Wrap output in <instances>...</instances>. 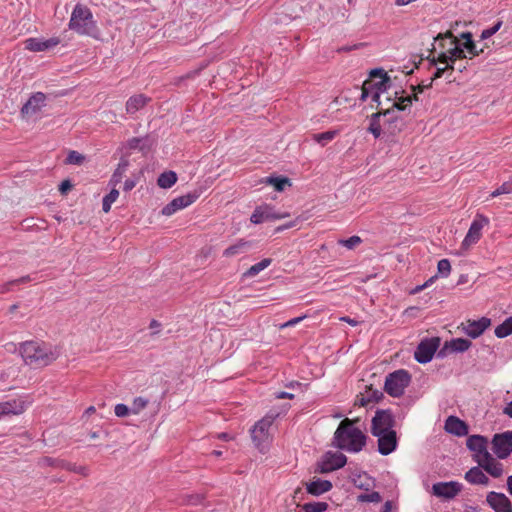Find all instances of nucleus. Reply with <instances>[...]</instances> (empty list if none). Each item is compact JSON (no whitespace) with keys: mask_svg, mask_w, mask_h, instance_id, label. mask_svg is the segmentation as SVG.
<instances>
[{"mask_svg":"<svg viewBox=\"0 0 512 512\" xmlns=\"http://www.w3.org/2000/svg\"><path fill=\"white\" fill-rule=\"evenodd\" d=\"M135 182L131 179H127L124 183V190L125 191H130L132 190L134 187H135Z\"/></svg>","mask_w":512,"mask_h":512,"instance_id":"nucleus-63","label":"nucleus"},{"mask_svg":"<svg viewBox=\"0 0 512 512\" xmlns=\"http://www.w3.org/2000/svg\"><path fill=\"white\" fill-rule=\"evenodd\" d=\"M410 382V373L407 370L399 369L386 376L384 390L392 397H400Z\"/></svg>","mask_w":512,"mask_h":512,"instance_id":"nucleus-7","label":"nucleus"},{"mask_svg":"<svg viewBox=\"0 0 512 512\" xmlns=\"http://www.w3.org/2000/svg\"><path fill=\"white\" fill-rule=\"evenodd\" d=\"M478 465L483 468L492 477L498 478L503 474V465L497 462L490 453H486L481 460L477 461Z\"/></svg>","mask_w":512,"mask_h":512,"instance_id":"nucleus-21","label":"nucleus"},{"mask_svg":"<svg viewBox=\"0 0 512 512\" xmlns=\"http://www.w3.org/2000/svg\"><path fill=\"white\" fill-rule=\"evenodd\" d=\"M60 466L62 468H65L69 471H72L74 473H77V474H80L82 476H87L88 475V468L85 467V466H77L75 464H71V463H66V462H61Z\"/></svg>","mask_w":512,"mask_h":512,"instance_id":"nucleus-43","label":"nucleus"},{"mask_svg":"<svg viewBox=\"0 0 512 512\" xmlns=\"http://www.w3.org/2000/svg\"><path fill=\"white\" fill-rule=\"evenodd\" d=\"M378 438V451L382 455H389L397 447L396 431L391 430L381 434L374 435Z\"/></svg>","mask_w":512,"mask_h":512,"instance_id":"nucleus-16","label":"nucleus"},{"mask_svg":"<svg viewBox=\"0 0 512 512\" xmlns=\"http://www.w3.org/2000/svg\"><path fill=\"white\" fill-rule=\"evenodd\" d=\"M368 398H371V402H379L383 397V392L378 389H373L372 386H368L366 390Z\"/></svg>","mask_w":512,"mask_h":512,"instance_id":"nucleus-50","label":"nucleus"},{"mask_svg":"<svg viewBox=\"0 0 512 512\" xmlns=\"http://www.w3.org/2000/svg\"><path fill=\"white\" fill-rule=\"evenodd\" d=\"M272 260L270 258H265L263 260H261L260 262L252 265L248 270L247 272L245 273V275L247 276H255L257 275L258 273H260L262 270H264L265 268H267L270 264H271Z\"/></svg>","mask_w":512,"mask_h":512,"instance_id":"nucleus-36","label":"nucleus"},{"mask_svg":"<svg viewBox=\"0 0 512 512\" xmlns=\"http://www.w3.org/2000/svg\"><path fill=\"white\" fill-rule=\"evenodd\" d=\"M465 479L471 484L487 485L489 478L478 467H473L465 474Z\"/></svg>","mask_w":512,"mask_h":512,"instance_id":"nucleus-30","label":"nucleus"},{"mask_svg":"<svg viewBox=\"0 0 512 512\" xmlns=\"http://www.w3.org/2000/svg\"><path fill=\"white\" fill-rule=\"evenodd\" d=\"M463 47L467 50L468 54L470 55V59L473 57H476L484 52V49L487 47V45H483L482 47H478L474 41L464 42Z\"/></svg>","mask_w":512,"mask_h":512,"instance_id":"nucleus-39","label":"nucleus"},{"mask_svg":"<svg viewBox=\"0 0 512 512\" xmlns=\"http://www.w3.org/2000/svg\"><path fill=\"white\" fill-rule=\"evenodd\" d=\"M26 409V404L23 400L13 399L10 401L0 403V416L3 415H19Z\"/></svg>","mask_w":512,"mask_h":512,"instance_id":"nucleus-24","label":"nucleus"},{"mask_svg":"<svg viewBox=\"0 0 512 512\" xmlns=\"http://www.w3.org/2000/svg\"><path fill=\"white\" fill-rule=\"evenodd\" d=\"M203 499L204 497L201 494H192L185 496L183 503L187 505H198L202 503Z\"/></svg>","mask_w":512,"mask_h":512,"instance_id":"nucleus-53","label":"nucleus"},{"mask_svg":"<svg viewBox=\"0 0 512 512\" xmlns=\"http://www.w3.org/2000/svg\"><path fill=\"white\" fill-rule=\"evenodd\" d=\"M46 105V95L42 92L34 93L21 108V116L29 118L38 112Z\"/></svg>","mask_w":512,"mask_h":512,"instance_id":"nucleus-13","label":"nucleus"},{"mask_svg":"<svg viewBox=\"0 0 512 512\" xmlns=\"http://www.w3.org/2000/svg\"><path fill=\"white\" fill-rule=\"evenodd\" d=\"M436 278V276L431 277L429 280H427L424 284L416 286L412 291L411 294H416L420 291H422L424 288L428 287Z\"/></svg>","mask_w":512,"mask_h":512,"instance_id":"nucleus-59","label":"nucleus"},{"mask_svg":"<svg viewBox=\"0 0 512 512\" xmlns=\"http://www.w3.org/2000/svg\"><path fill=\"white\" fill-rule=\"evenodd\" d=\"M333 485L329 480L316 479L306 483V490L313 496H320L332 489Z\"/></svg>","mask_w":512,"mask_h":512,"instance_id":"nucleus-27","label":"nucleus"},{"mask_svg":"<svg viewBox=\"0 0 512 512\" xmlns=\"http://www.w3.org/2000/svg\"><path fill=\"white\" fill-rule=\"evenodd\" d=\"M395 419L390 410H377L371 423L372 435L393 430Z\"/></svg>","mask_w":512,"mask_h":512,"instance_id":"nucleus-8","label":"nucleus"},{"mask_svg":"<svg viewBox=\"0 0 512 512\" xmlns=\"http://www.w3.org/2000/svg\"><path fill=\"white\" fill-rule=\"evenodd\" d=\"M478 465L483 468L492 477L498 478L503 474V465L497 462L490 453H486L481 460L477 461Z\"/></svg>","mask_w":512,"mask_h":512,"instance_id":"nucleus-20","label":"nucleus"},{"mask_svg":"<svg viewBox=\"0 0 512 512\" xmlns=\"http://www.w3.org/2000/svg\"><path fill=\"white\" fill-rule=\"evenodd\" d=\"M277 399H293L294 394L288 392H279L276 394Z\"/></svg>","mask_w":512,"mask_h":512,"instance_id":"nucleus-62","label":"nucleus"},{"mask_svg":"<svg viewBox=\"0 0 512 512\" xmlns=\"http://www.w3.org/2000/svg\"><path fill=\"white\" fill-rule=\"evenodd\" d=\"M127 167H128V162L126 160L121 161L118 164V167L116 168V170L114 171V173L111 177L110 183H112L113 185H117L118 183H120L126 170H127Z\"/></svg>","mask_w":512,"mask_h":512,"instance_id":"nucleus-35","label":"nucleus"},{"mask_svg":"<svg viewBox=\"0 0 512 512\" xmlns=\"http://www.w3.org/2000/svg\"><path fill=\"white\" fill-rule=\"evenodd\" d=\"M502 26V21H498L496 24H494L492 27L488 29H484L480 35L481 40H486L493 36L496 32L499 31V29Z\"/></svg>","mask_w":512,"mask_h":512,"instance_id":"nucleus-46","label":"nucleus"},{"mask_svg":"<svg viewBox=\"0 0 512 512\" xmlns=\"http://www.w3.org/2000/svg\"><path fill=\"white\" fill-rule=\"evenodd\" d=\"M369 79L380 96L385 93L390 86V78L381 68L371 70Z\"/></svg>","mask_w":512,"mask_h":512,"instance_id":"nucleus-19","label":"nucleus"},{"mask_svg":"<svg viewBox=\"0 0 512 512\" xmlns=\"http://www.w3.org/2000/svg\"><path fill=\"white\" fill-rule=\"evenodd\" d=\"M131 412V409L125 404H117L114 408V413L117 417H126Z\"/></svg>","mask_w":512,"mask_h":512,"instance_id":"nucleus-54","label":"nucleus"},{"mask_svg":"<svg viewBox=\"0 0 512 512\" xmlns=\"http://www.w3.org/2000/svg\"><path fill=\"white\" fill-rule=\"evenodd\" d=\"M448 70L453 71V70H454V65L449 64V63H448V64H446V66H445V67H443V68H437V69H436V71H435V73L433 74V76H432V78H431V80H430L429 84H427V87H431V86H432V83L434 82V80H436V79H438V78H441V77L444 75V73H445L446 71H448Z\"/></svg>","mask_w":512,"mask_h":512,"instance_id":"nucleus-48","label":"nucleus"},{"mask_svg":"<svg viewBox=\"0 0 512 512\" xmlns=\"http://www.w3.org/2000/svg\"><path fill=\"white\" fill-rule=\"evenodd\" d=\"M411 104H412L411 96H406V97L401 96L398 98V101L393 102L392 107H390L389 109H393L394 113L396 114L395 109H397L399 111H404Z\"/></svg>","mask_w":512,"mask_h":512,"instance_id":"nucleus-42","label":"nucleus"},{"mask_svg":"<svg viewBox=\"0 0 512 512\" xmlns=\"http://www.w3.org/2000/svg\"><path fill=\"white\" fill-rule=\"evenodd\" d=\"M512 334V317L507 318L502 324L495 328V335L498 338H505Z\"/></svg>","mask_w":512,"mask_h":512,"instance_id":"nucleus-33","label":"nucleus"},{"mask_svg":"<svg viewBox=\"0 0 512 512\" xmlns=\"http://www.w3.org/2000/svg\"><path fill=\"white\" fill-rule=\"evenodd\" d=\"M503 414L512 418V401L509 402L503 409Z\"/></svg>","mask_w":512,"mask_h":512,"instance_id":"nucleus-64","label":"nucleus"},{"mask_svg":"<svg viewBox=\"0 0 512 512\" xmlns=\"http://www.w3.org/2000/svg\"><path fill=\"white\" fill-rule=\"evenodd\" d=\"M149 101L150 98L143 94L131 96L126 102V112L129 114H134L143 108Z\"/></svg>","mask_w":512,"mask_h":512,"instance_id":"nucleus-29","label":"nucleus"},{"mask_svg":"<svg viewBox=\"0 0 512 512\" xmlns=\"http://www.w3.org/2000/svg\"><path fill=\"white\" fill-rule=\"evenodd\" d=\"M471 345H472L471 341L464 339V338H457V339H453L450 342L449 348L453 352H464V351L468 350ZM446 347H448V345H446Z\"/></svg>","mask_w":512,"mask_h":512,"instance_id":"nucleus-34","label":"nucleus"},{"mask_svg":"<svg viewBox=\"0 0 512 512\" xmlns=\"http://www.w3.org/2000/svg\"><path fill=\"white\" fill-rule=\"evenodd\" d=\"M359 500L365 501V502L378 503L381 501V496L378 492H372L369 494L360 495Z\"/></svg>","mask_w":512,"mask_h":512,"instance_id":"nucleus-55","label":"nucleus"},{"mask_svg":"<svg viewBox=\"0 0 512 512\" xmlns=\"http://www.w3.org/2000/svg\"><path fill=\"white\" fill-rule=\"evenodd\" d=\"M336 134H337L336 131H326V132H323V133L314 134L313 135V140L316 141L317 143L321 144L322 146H324L328 142L333 140L334 137L336 136Z\"/></svg>","mask_w":512,"mask_h":512,"instance_id":"nucleus-41","label":"nucleus"},{"mask_svg":"<svg viewBox=\"0 0 512 512\" xmlns=\"http://www.w3.org/2000/svg\"><path fill=\"white\" fill-rule=\"evenodd\" d=\"M177 181V175L173 171H168L160 174L157 180L159 187L167 189L172 187Z\"/></svg>","mask_w":512,"mask_h":512,"instance_id":"nucleus-31","label":"nucleus"},{"mask_svg":"<svg viewBox=\"0 0 512 512\" xmlns=\"http://www.w3.org/2000/svg\"><path fill=\"white\" fill-rule=\"evenodd\" d=\"M487 444V438L482 435H471L466 440L468 449L475 452L476 462L481 460L486 453H489Z\"/></svg>","mask_w":512,"mask_h":512,"instance_id":"nucleus-18","label":"nucleus"},{"mask_svg":"<svg viewBox=\"0 0 512 512\" xmlns=\"http://www.w3.org/2000/svg\"><path fill=\"white\" fill-rule=\"evenodd\" d=\"M437 268L442 276L447 277L451 271V264L448 259H442L438 262Z\"/></svg>","mask_w":512,"mask_h":512,"instance_id":"nucleus-52","label":"nucleus"},{"mask_svg":"<svg viewBox=\"0 0 512 512\" xmlns=\"http://www.w3.org/2000/svg\"><path fill=\"white\" fill-rule=\"evenodd\" d=\"M478 465L483 468L492 477L498 478L503 474V465L497 462L490 453H486L481 460L477 461Z\"/></svg>","mask_w":512,"mask_h":512,"instance_id":"nucleus-22","label":"nucleus"},{"mask_svg":"<svg viewBox=\"0 0 512 512\" xmlns=\"http://www.w3.org/2000/svg\"><path fill=\"white\" fill-rule=\"evenodd\" d=\"M445 430L456 436H465L468 434V425L456 416H449L445 421Z\"/></svg>","mask_w":512,"mask_h":512,"instance_id":"nucleus-23","label":"nucleus"},{"mask_svg":"<svg viewBox=\"0 0 512 512\" xmlns=\"http://www.w3.org/2000/svg\"><path fill=\"white\" fill-rule=\"evenodd\" d=\"M462 490V485L456 481L438 482L433 484L432 493L438 498L451 500Z\"/></svg>","mask_w":512,"mask_h":512,"instance_id":"nucleus-12","label":"nucleus"},{"mask_svg":"<svg viewBox=\"0 0 512 512\" xmlns=\"http://www.w3.org/2000/svg\"><path fill=\"white\" fill-rule=\"evenodd\" d=\"M148 404V400L143 397H137L134 399L132 403L131 412L133 414H138L142 411Z\"/></svg>","mask_w":512,"mask_h":512,"instance_id":"nucleus-44","label":"nucleus"},{"mask_svg":"<svg viewBox=\"0 0 512 512\" xmlns=\"http://www.w3.org/2000/svg\"><path fill=\"white\" fill-rule=\"evenodd\" d=\"M265 213H267V211H265V207L262 208V207H259L257 209H255V211L253 212V214L251 215V222L254 223V224H259L263 221H265Z\"/></svg>","mask_w":512,"mask_h":512,"instance_id":"nucleus-47","label":"nucleus"},{"mask_svg":"<svg viewBox=\"0 0 512 512\" xmlns=\"http://www.w3.org/2000/svg\"><path fill=\"white\" fill-rule=\"evenodd\" d=\"M329 505L326 502H310L302 505L304 512H325Z\"/></svg>","mask_w":512,"mask_h":512,"instance_id":"nucleus-37","label":"nucleus"},{"mask_svg":"<svg viewBox=\"0 0 512 512\" xmlns=\"http://www.w3.org/2000/svg\"><path fill=\"white\" fill-rule=\"evenodd\" d=\"M492 450L499 459H506L512 453V431L495 434Z\"/></svg>","mask_w":512,"mask_h":512,"instance_id":"nucleus-9","label":"nucleus"},{"mask_svg":"<svg viewBox=\"0 0 512 512\" xmlns=\"http://www.w3.org/2000/svg\"><path fill=\"white\" fill-rule=\"evenodd\" d=\"M267 183L272 184L277 191H283L286 185H290L287 177H269Z\"/></svg>","mask_w":512,"mask_h":512,"instance_id":"nucleus-40","label":"nucleus"},{"mask_svg":"<svg viewBox=\"0 0 512 512\" xmlns=\"http://www.w3.org/2000/svg\"><path fill=\"white\" fill-rule=\"evenodd\" d=\"M362 242L361 238L359 236H351L348 239L340 240L339 243L343 246H345L348 249H353L357 245H359Z\"/></svg>","mask_w":512,"mask_h":512,"instance_id":"nucleus-51","label":"nucleus"},{"mask_svg":"<svg viewBox=\"0 0 512 512\" xmlns=\"http://www.w3.org/2000/svg\"><path fill=\"white\" fill-rule=\"evenodd\" d=\"M71 188H72V184H71L70 180H64L59 185V191L63 195L66 194L69 190H71Z\"/></svg>","mask_w":512,"mask_h":512,"instance_id":"nucleus-58","label":"nucleus"},{"mask_svg":"<svg viewBox=\"0 0 512 512\" xmlns=\"http://www.w3.org/2000/svg\"><path fill=\"white\" fill-rule=\"evenodd\" d=\"M265 211H267V213H265V219L266 220L282 219V218H285V217L289 216L288 213H284V214L275 213L269 207H265Z\"/></svg>","mask_w":512,"mask_h":512,"instance_id":"nucleus-56","label":"nucleus"},{"mask_svg":"<svg viewBox=\"0 0 512 512\" xmlns=\"http://www.w3.org/2000/svg\"><path fill=\"white\" fill-rule=\"evenodd\" d=\"M69 29L79 35L89 36L97 39L100 31L97 22L94 20L92 11L85 5H75L69 20Z\"/></svg>","mask_w":512,"mask_h":512,"instance_id":"nucleus-3","label":"nucleus"},{"mask_svg":"<svg viewBox=\"0 0 512 512\" xmlns=\"http://www.w3.org/2000/svg\"><path fill=\"white\" fill-rule=\"evenodd\" d=\"M85 160V157L77 151H70L67 158L66 163L81 165Z\"/></svg>","mask_w":512,"mask_h":512,"instance_id":"nucleus-45","label":"nucleus"},{"mask_svg":"<svg viewBox=\"0 0 512 512\" xmlns=\"http://www.w3.org/2000/svg\"><path fill=\"white\" fill-rule=\"evenodd\" d=\"M305 317L306 316H300V317L293 318V319L287 321L286 323L282 324L281 328L293 326V325L299 323L300 321H302Z\"/></svg>","mask_w":512,"mask_h":512,"instance_id":"nucleus-61","label":"nucleus"},{"mask_svg":"<svg viewBox=\"0 0 512 512\" xmlns=\"http://www.w3.org/2000/svg\"><path fill=\"white\" fill-rule=\"evenodd\" d=\"M369 403H371V398H368L367 394L358 396L355 402V404L359 406H366Z\"/></svg>","mask_w":512,"mask_h":512,"instance_id":"nucleus-60","label":"nucleus"},{"mask_svg":"<svg viewBox=\"0 0 512 512\" xmlns=\"http://www.w3.org/2000/svg\"><path fill=\"white\" fill-rule=\"evenodd\" d=\"M178 210L179 209L177 208V206L173 205V201H171L165 207H163L162 214L165 216H171Z\"/></svg>","mask_w":512,"mask_h":512,"instance_id":"nucleus-57","label":"nucleus"},{"mask_svg":"<svg viewBox=\"0 0 512 512\" xmlns=\"http://www.w3.org/2000/svg\"><path fill=\"white\" fill-rule=\"evenodd\" d=\"M19 351L24 362L31 366H46L58 357L49 345L33 340L23 342Z\"/></svg>","mask_w":512,"mask_h":512,"instance_id":"nucleus-2","label":"nucleus"},{"mask_svg":"<svg viewBox=\"0 0 512 512\" xmlns=\"http://www.w3.org/2000/svg\"><path fill=\"white\" fill-rule=\"evenodd\" d=\"M26 48L30 51L40 52L45 51L58 45L59 40L51 38L48 40H40L37 38H29L26 40Z\"/></svg>","mask_w":512,"mask_h":512,"instance_id":"nucleus-25","label":"nucleus"},{"mask_svg":"<svg viewBox=\"0 0 512 512\" xmlns=\"http://www.w3.org/2000/svg\"><path fill=\"white\" fill-rule=\"evenodd\" d=\"M486 501L495 512H512V503L503 493L491 491L487 494Z\"/></svg>","mask_w":512,"mask_h":512,"instance_id":"nucleus-15","label":"nucleus"},{"mask_svg":"<svg viewBox=\"0 0 512 512\" xmlns=\"http://www.w3.org/2000/svg\"><path fill=\"white\" fill-rule=\"evenodd\" d=\"M378 111L369 116V126L367 131L375 138L382 134V126H387L391 134L400 132L402 129V119L395 115L393 109L376 108Z\"/></svg>","mask_w":512,"mask_h":512,"instance_id":"nucleus-4","label":"nucleus"},{"mask_svg":"<svg viewBox=\"0 0 512 512\" xmlns=\"http://www.w3.org/2000/svg\"><path fill=\"white\" fill-rule=\"evenodd\" d=\"M435 41L442 42L444 39H450V45L447 49V52H442L439 54L438 58H433L431 60V63L433 65H436L437 62L443 63V64H454L457 59H464L466 58L465 54V48L462 46L460 47L458 45V39L453 35L451 31H447L445 33H439L435 38ZM442 47H444L443 43H440Z\"/></svg>","mask_w":512,"mask_h":512,"instance_id":"nucleus-5","label":"nucleus"},{"mask_svg":"<svg viewBox=\"0 0 512 512\" xmlns=\"http://www.w3.org/2000/svg\"><path fill=\"white\" fill-rule=\"evenodd\" d=\"M491 325V320L487 317H482L479 320H468L462 324L463 332L471 338H477Z\"/></svg>","mask_w":512,"mask_h":512,"instance_id":"nucleus-17","label":"nucleus"},{"mask_svg":"<svg viewBox=\"0 0 512 512\" xmlns=\"http://www.w3.org/2000/svg\"><path fill=\"white\" fill-rule=\"evenodd\" d=\"M439 344L440 339L438 337L421 341L414 352L415 360L421 364L430 362L438 349Z\"/></svg>","mask_w":512,"mask_h":512,"instance_id":"nucleus-10","label":"nucleus"},{"mask_svg":"<svg viewBox=\"0 0 512 512\" xmlns=\"http://www.w3.org/2000/svg\"><path fill=\"white\" fill-rule=\"evenodd\" d=\"M349 418L343 419L334 432L332 445L340 450L350 453H358L366 445V435Z\"/></svg>","mask_w":512,"mask_h":512,"instance_id":"nucleus-1","label":"nucleus"},{"mask_svg":"<svg viewBox=\"0 0 512 512\" xmlns=\"http://www.w3.org/2000/svg\"><path fill=\"white\" fill-rule=\"evenodd\" d=\"M369 97H371L372 101L375 102L376 108L382 107V101L380 100L381 96L377 92V90L374 88L371 80L368 78L364 81L362 87H361V101L367 100Z\"/></svg>","mask_w":512,"mask_h":512,"instance_id":"nucleus-26","label":"nucleus"},{"mask_svg":"<svg viewBox=\"0 0 512 512\" xmlns=\"http://www.w3.org/2000/svg\"><path fill=\"white\" fill-rule=\"evenodd\" d=\"M347 462V457L340 452H326L321 461L318 463L317 471L320 473H328L342 468Z\"/></svg>","mask_w":512,"mask_h":512,"instance_id":"nucleus-11","label":"nucleus"},{"mask_svg":"<svg viewBox=\"0 0 512 512\" xmlns=\"http://www.w3.org/2000/svg\"><path fill=\"white\" fill-rule=\"evenodd\" d=\"M277 413L269 412L262 419L255 423L251 429V437L257 449L263 452L269 443L270 433L269 429L277 418Z\"/></svg>","mask_w":512,"mask_h":512,"instance_id":"nucleus-6","label":"nucleus"},{"mask_svg":"<svg viewBox=\"0 0 512 512\" xmlns=\"http://www.w3.org/2000/svg\"><path fill=\"white\" fill-rule=\"evenodd\" d=\"M512 193V183L505 182L491 193V197H498L503 194Z\"/></svg>","mask_w":512,"mask_h":512,"instance_id":"nucleus-49","label":"nucleus"},{"mask_svg":"<svg viewBox=\"0 0 512 512\" xmlns=\"http://www.w3.org/2000/svg\"><path fill=\"white\" fill-rule=\"evenodd\" d=\"M197 198H198V194L189 193V194L174 198L172 201H173V205L177 206V208L180 210V209H183V208L191 205L192 203H194Z\"/></svg>","mask_w":512,"mask_h":512,"instance_id":"nucleus-32","label":"nucleus"},{"mask_svg":"<svg viewBox=\"0 0 512 512\" xmlns=\"http://www.w3.org/2000/svg\"><path fill=\"white\" fill-rule=\"evenodd\" d=\"M119 191L113 188L108 195L103 198L102 209L105 213H108L111 209V205L117 200Z\"/></svg>","mask_w":512,"mask_h":512,"instance_id":"nucleus-38","label":"nucleus"},{"mask_svg":"<svg viewBox=\"0 0 512 512\" xmlns=\"http://www.w3.org/2000/svg\"><path fill=\"white\" fill-rule=\"evenodd\" d=\"M488 223L489 220L484 216H479L478 219H475L462 242V248L468 249L472 244H475L481 237L483 227Z\"/></svg>","mask_w":512,"mask_h":512,"instance_id":"nucleus-14","label":"nucleus"},{"mask_svg":"<svg viewBox=\"0 0 512 512\" xmlns=\"http://www.w3.org/2000/svg\"><path fill=\"white\" fill-rule=\"evenodd\" d=\"M252 245H253L252 242L240 239L234 245H231L228 248H226L223 251V256L230 258V257H234L236 255L246 253L251 249Z\"/></svg>","mask_w":512,"mask_h":512,"instance_id":"nucleus-28","label":"nucleus"}]
</instances>
